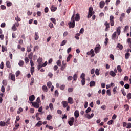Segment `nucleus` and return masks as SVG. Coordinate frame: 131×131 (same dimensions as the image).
<instances>
[{
	"mask_svg": "<svg viewBox=\"0 0 131 131\" xmlns=\"http://www.w3.org/2000/svg\"><path fill=\"white\" fill-rule=\"evenodd\" d=\"M67 41L64 40L62 41L61 43L60 44V46L62 47L63 46H65L66 45Z\"/></svg>",
	"mask_w": 131,
	"mask_h": 131,
	"instance_id": "nucleus-57",
	"label": "nucleus"
},
{
	"mask_svg": "<svg viewBox=\"0 0 131 131\" xmlns=\"http://www.w3.org/2000/svg\"><path fill=\"white\" fill-rule=\"evenodd\" d=\"M110 23L111 26H114V16L112 15L110 16Z\"/></svg>",
	"mask_w": 131,
	"mask_h": 131,
	"instance_id": "nucleus-5",
	"label": "nucleus"
},
{
	"mask_svg": "<svg viewBox=\"0 0 131 131\" xmlns=\"http://www.w3.org/2000/svg\"><path fill=\"white\" fill-rule=\"evenodd\" d=\"M95 14V11H94V8H93L92 7H90L89 8V10L88 12V18H91L93 15Z\"/></svg>",
	"mask_w": 131,
	"mask_h": 131,
	"instance_id": "nucleus-2",
	"label": "nucleus"
},
{
	"mask_svg": "<svg viewBox=\"0 0 131 131\" xmlns=\"http://www.w3.org/2000/svg\"><path fill=\"white\" fill-rule=\"evenodd\" d=\"M79 36H80V33H77L75 36V38L78 40L79 39Z\"/></svg>",
	"mask_w": 131,
	"mask_h": 131,
	"instance_id": "nucleus-28",
	"label": "nucleus"
},
{
	"mask_svg": "<svg viewBox=\"0 0 131 131\" xmlns=\"http://www.w3.org/2000/svg\"><path fill=\"white\" fill-rule=\"evenodd\" d=\"M37 62L39 64H41V63H42V58H38L37 60Z\"/></svg>",
	"mask_w": 131,
	"mask_h": 131,
	"instance_id": "nucleus-44",
	"label": "nucleus"
},
{
	"mask_svg": "<svg viewBox=\"0 0 131 131\" xmlns=\"http://www.w3.org/2000/svg\"><path fill=\"white\" fill-rule=\"evenodd\" d=\"M48 26H49L50 28H51V29L54 28V25L52 23H50L49 24Z\"/></svg>",
	"mask_w": 131,
	"mask_h": 131,
	"instance_id": "nucleus-56",
	"label": "nucleus"
},
{
	"mask_svg": "<svg viewBox=\"0 0 131 131\" xmlns=\"http://www.w3.org/2000/svg\"><path fill=\"white\" fill-rule=\"evenodd\" d=\"M7 48H5V47H4V45L2 46V51L3 53L7 51Z\"/></svg>",
	"mask_w": 131,
	"mask_h": 131,
	"instance_id": "nucleus-43",
	"label": "nucleus"
},
{
	"mask_svg": "<svg viewBox=\"0 0 131 131\" xmlns=\"http://www.w3.org/2000/svg\"><path fill=\"white\" fill-rule=\"evenodd\" d=\"M32 57H33V53L31 52L28 55V58L31 60L32 59Z\"/></svg>",
	"mask_w": 131,
	"mask_h": 131,
	"instance_id": "nucleus-41",
	"label": "nucleus"
},
{
	"mask_svg": "<svg viewBox=\"0 0 131 131\" xmlns=\"http://www.w3.org/2000/svg\"><path fill=\"white\" fill-rule=\"evenodd\" d=\"M61 104L63 105V108H66L68 106V102H67V101H62Z\"/></svg>",
	"mask_w": 131,
	"mask_h": 131,
	"instance_id": "nucleus-12",
	"label": "nucleus"
},
{
	"mask_svg": "<svg viewBox=\"0 0 131 131\" xmlns=\"http://www.w3.org/2000/svg\"><path fill=\"white\" fill-rule=\"evenodd\" d=\"M68 103H69V104H73V99L72 97H69L68 99Z\"/></svg>",
	"mask_w": 131,
	"mask_h": 131,
	"instance_id": "nucleus-16",
	"label": "nucleus"
},
{
	"mask_svg": "<svg viewBox=\"0 0 131 131\" xmlns=\"http://www.w3.org/2000/svg\"><path fill=\"white\" fill-rule=\"evenodd\" d=\"M130 56V54L128 52L126 53L125 54V59H127L128 58H129V56Z\"/></svg>",
	"mask_w": 131,
	"mask_h": 131,
	"instance_id": "nucleus-31",
	"label": "nucleus"
},
{
	"mask_svg": "<svg viewBox=\"0 0 131 131\" xmlns=\"http://www.w3.org/2000/svg\"><path fill=\"white\" fill-rule=\"evenodd\" d=\"M30 103H31L34 108H36V109H38V108H39V103L35 102H31Z\"/></svg>",
	"mask_w": 131,
	"mask_h": 131,
	"instance_id": "nucleus-6",
	"label": "nucleus"
},
{
	"mask_svg": "<svg viewBox=\"0 0 131 131\" xmlns=\"http://www.w3.org/2000/svg\"><path fill=\"white\" fill-rule=\"evenodd\" d=\"M66 87V86L65 85H61V86H60V89L61 90V91H64V89H65V88Z\"/></svg>",
	"mask_w": 131,
	"mask_h": 131,
	"instance_id": "nucleus-51",
	"label": "nucleus"
},
{
	"mask_svg": "<svg viewBox=\"0 0 131 131\" xmlns=\"http://www.w3.org/2000/svg\"><path fill=\"white\" fill-rule=\"evenodd\" d=\"M74 122H73V121H71V120H70V121H68V123H69V125H70V126H72V125H73Z\"/></svg>",
	"mask_w": 131,
	"mask_h": 131,
	"instance_id": "nucleus-55",
	"label": "nucleus"
},
{
	"mask_svg": "<svg viewBox=\"0 0 131 131\" xmlns=\"http://www.w3.org/2000/svg\"><path fill=\"white\" fill-rule=\"evenodd\" d=\"M71 58H72V55L69 54L67 58V62H69V61H70V59H71Z\"/></svg>",
	"mask_w": 131,
	"mask_h": 131,
	"instance_id": "nucleus-36",
	"label": "nucleus"
},
{
	"mask_svg": "<svg viewBox=\"0 0 131 131\" xmlns=\"http://www.w3.org/2000/svg\"><path fill=\"white\" fill-rule=\"evenodd\" d=\"M6 125V122L3 121H0V126L4 127Z\"/></svg>",
	"mask_w": 131,
	"mask_h": 131,
	"instance_id": "nucleus-39",
	"label": "nucleus"
},
{
	"mask_svg": "<svg viewBox=\"0 0 131 131\" xmlns=\"http://www.w3.org/2000/svg\"><path fill=\"white\" fill-rule=\"evenodd\" d=\"M19 25H20V24L19 23L15 22L12 27V29L13 31H16V30H17V27H19ZM16 26L17 27H16Z\"/></svg>",
	"mask_w": 131,
	"mask_h": 131,
	"instance_id": "nucleus-4",
	"label": "nucleus"
},
{
	"mask_svg": "<svg viewBox=\"0 0 131 131\" xmlns=\"http://www.w3.org/2000/svg\"><path fill=\"white\" fill-rule=\"evenodd\" d=\"M29 100L31 102H33V101H34V100H35V96H34V95H32L30 96L29 97Z\"/></svg>",
	"mask_w": 131,
	"mask_h": 131,
	"instance_id": "nucleus-9",
	"label": "nucleus"
},
{
	"mask_svg": "<svg viewBox=\"0 0 131 131\" xmlns=\"http://www.w3.org/2000/svg\"><path fill=\"white\" fill-rule=\"evenodd\" d=\"M104 6H105V2L103 1H101L100 2V8L101 9H103V8H104Z\"/></svg>",
	"mask_w": 131,
	"mask_h": 131,
	"instance_id": "nucleus-17",
	"label": "nucleus"
},
{
	"mask_svg": "<svg viewBox=\"0 0 131 131\" xmlns=\"http://www.w3.org/2000/svg\"><path fill=\"white\" fill-rule=\"evenodd\" d=\"M85 116L88 119H91V118L94 117V113H92L91 115L90 114H86Z\"/></svg>",
	"mask_w": 131,
	"mask_h": 131,
	"instance_id": "nucleus-10",
	"label": "nucleus"
},
{
	"mask_svg": "<svg viewBox=\"0 0 131 131\" xmlns=\"http://www.w3.org/2000/svg\"><path fill=\"white\" fill-rule=\"evenodd\" d=\"M15 21H16V22H17V23H18V22L21 21V18L20 17H19V16H18L15 18Z\"/></svg>",
	"mask_w": 131,
	"mask_h": 131,
	"instance_id": "nucleus-34",
	"label": "nucleus"
},
{
	"mask_svg": "<svg viewBox=\"0 0 131 131\" xmlns=\"http://www.w3.org/2000/svg\"><path fill=\"white\" fill-rule=\"evenodd\" d=\"M100 50H101V45L99 44L96 45V47L94 49V52L95 54L100 53Z\"/></svg>",
	"mask_w": 131,
	"mask_h": 131,
	"instance_id": "nucleus-3",
	"label": "nucleus"
},
{
	"mask_svg": "<svg viewBox=\"0 0 131 131\" xmlns=\"http://www.w3.org/2000/svg\"><path fill=\"white\" fill-rule=\"evenodd\" d=\"M50 20L54 23V24H56V19L55 18H51Z\"/></svg>",
	"mask_w": 131,
	"mask_h": 131,
	"instance_id": "nucleus-58",
	"label": "nucleus"
},
{
	"mask_svg": "<svg viewBox=\"0 0 131 131\" xmlns=\"http://www.w3.org/2000/svg\"><path fill=\"white\" fill-rule=\"evenodd\" d=\"M104 25H105V26H106L105 31H107V29H109V28H110V26L108 21H105L104 23Z\"/></svg>",
	"mask_w": 131,
	"mask_h": 131,
	"instance_id": "nucleus-15",
	"label": "nucleus"
},
{
	"mask_svg": "<svg viewBox=\"0 0 131 131\" xmlns=\"http://www.w3.org/2000/svg\"><path fill=\"white\" fill-rule=\"evenodd\" d=\"M80 20V17L79 16V14L78 13L76 14V16L75 17V20L76 22H78Z\"/></svg>",
	"mask_w": 131,
	"mask_h": 131,
	"instance_id": "nucleus-13",
	"label": "nucleus"
},
{
	"mask_svg": "<svg viewBox=\"0 0 131 131\" xmlns=\"http://www.w3.org/2000/svg\"><path fill=\"white\" fill-rule=\"evenodd\" d=\"M124 108L125 109V111H128V110H129V106H128V104L124 105Z\"/></svg>",
	"mask_w": 131,
	"mask_h": 131,
	"instance_id": "nucleus-25",
	"label": "nucleus"
},
{
	"mask_svg": "<svg viewBox=\"0 0 131 131\" xmlns=\"http://www.w3.org/2000/svg\"><path fill=\"white\" fill-rule=\"evenodd\" d=\"M56 64L57 66H61L62 63L61 62V61L60 60H58L57 61Z\"/></svg>",
	"mask_w": 131,
	"mask_h": 131,
	"instance_id": "nucleus-49",
	"label": "nucleus"
},
{
	"mask_svg": "<svg viewBox=\"0 0 131 131\" xmlns=\"http://www.w3.org/2000/svg\"><path fill=\"white\" fill-rule=\"evenodd\" d=\"M4 97V93L0 94V103H3V97Z\"/></svg>",
	"mask_w": 131,
	"mask_h": 131,
	"instance_id": "nucleus-38",
	"label": "nucleus"
},
{
	"mask_svg": "<svg viewBox=\"0 0 131 131\" xmlns=\"http://www.w3.org/2000/svg\"><path fill=\"white\" fill-rule=\"evenodd\" d=\"M85 74L82 73V85H84L85 84Z\"/></svg>",
	"mask_w": 131,
	"mask_h": 131,
	"instance_id": "nucleus-11",
	"label": "nucleus"
},
{
	"mask_svg": "<svg viewBox=\"0 0 131 131\" xmlns=\"http://www.w3.org/2000/svg\"><path fill=\"white\" fill-rule=\"evenodd\" d=\"M25 61L26 64H27V63H29V59H28V57L25 58Z\"/></svg>",
	"mask_w": 131,
	"mask_h": 131,
	"instance_id": "nucleus-59",
	"label": "nucleus"
},
{
	"mask_svg": "<svg viewBox=\"0 0 131 131\" xmlns=\"http://www.w3.org/2000/svg\"><path fill=\"white\" fill-rule=\"evenodd\" d=\"M110 75H111V76H112L113 77H115V76H116V74L113 71H110Z\"/></svg>",
	"mask_w": 131,
	"mask_h": 131,
	"instance_id": "nucleus-19",
	"label": "nucleus"
},
{
	"mask_svg": "<svg viewBox=\"0 0 131 131\" xmlns=\"http://www.w3.org/2000/svg\"><path fill=\"white\" fill-rule=\"evenodd\" d=\"M131 12V7H129L128 9L126 10V13L129 14Z\"/></svg>",
	"mask_w": 131,
	"mask_h": 131,
	"instance_id": "nucleus-64",
	"label": "nucleus"
},
{
	"mask_svg": "<svg viewBox=\"0 0 131 131\" xmlns=\"http://www.w3.org/2000/svg\"><path fill=\"white\" fill-rule=\"evenodd\" d=\"M126 128H131V123H127Z\"/></svg>",
	"mask_w": 131,
	"mask_h": 131,
	"instance_id": "nucleus-63",
	"label": "nucleus"
},
{
	"mask_svg": "<svg viewBox=\"0 0 131 131\" xmlns=\"http://www.w3.org/2000/svg\"><path fill=\"white\" fill-rule=\"evenodd\" d=\"M129 87H130V85H129V84H127V83L125 84L124 85L125 89H129Z\"/></svg>",
	"mask_w": 131,
	"mask_h": 131,
	"instance_id": "nucleus-62",
	"label": "nucleus"
},
{
	"mask_svg": "<svg viewBox=\"0 0 131 131\" xmlns=\"http://www.w3.org/2000/svg\"><path fill=\"white\" fill-rule=\"evenodd\" d=\"M52 118H53V117L51 115H48L46 118L47 120H51V119H52Z\"/></svg>",
	"mask_w": 131,
	"mask_h": 131,
	"instance_id": "nucleus-40",
	"label": "nucleus"
},
{
	"mask_svg": "<svg viewBox=\"0 0 131 131\" xmlns=\"http://www.w3.org/2000/svg\"><path fill=\"white\" fill-rule=\"evenodd\" d=\"M11 79L13 81H16V77L15 76V75L14 74H11Z\"/></svg>",
	"mask_w": 131,
	"mask_h": 131,
	"instance_id": "nucleus-23",
	"label": "nucleus"
},
{
	"mask_svg": "<svg viewBox=\"0 0 131 131\" xmlns=\"http://www.w3.org/2000/svg\"><path fill=\"white\" fill-rule=\"evenodd\" d=\"M74 116L75 118H77L79 117V112L77 110H76L74 112Z\"/></svg>",
	"mask_w": 131,
	"mask_h": 131,
	"instance_id": "nucleus-14",
	"label": "nucleus"
},
{
	"mask_svg": "<svg viewBox=\"0 0 131 131\" xmlns=\"http://www.w3.org/2000/svg\"><path fill=\"white\" fill-rule=\"evenodd\" d=\"M125 17V14L122 13L121 15V17H120V22H122V21L123 20V18H124Z\"/></svg>",
	"mask_w": 131,
	"mask_h": 131,
	"instance_id": "nucleus-22",
	"label": "nucleus"
},
{
	"mask_svg": "<svg viewBox=\"0 0 131 131\" xmlns=\"http://www.w3.org/2000/svg\"><path fill=\"white\" fill-rule=\"evenodd\" d=\"M117 69L118 72L121 73L122 71V69H121V67L120 66H118L117 67Z\"/></svg>",
	"mask_w": 131,
	"mask_h": 131,
	"instance_id": "nucleus-35",
	"label": "nucleus"
},
{
	"mask_svg": "<svg viewBox=\"0 0 131 131\" xmlns=\"http://www.w3.org/2000/svg\"><path fill=\"white\" fill-rule=\"evenodd\" d=\"M6 66L8 68H11V63H10V61H7L6 62Z\"/></svg>",
	"mask_w": 131,
	"mask_h": 131,
	"instance_id": "nucleus-32",
	"label": "nucleus"
},
{
	"mask_svg": "<svg viewBox=\"0 0 131 131\" xmlns=\"http://www.w3.org/2000/svg\"><path fill=\"white\" fill-rule=\"evenodd\" d=\"M95 74H96V75L97 76L100 75V71L99 70V69H96L95 70Z\"/></svg>",
	"mask_w": 131,
	"mask_h": 131,
	"instance_id": "nucleus-42",
	"label": "nucleus"
},
{
	"mask_svg": "<svg viewBox=\"0 0 131 131\" xmlns=\"http://www.w3.org/2000/svg\"><path fill=\"white\" fill-rule=\"evenodd\" d=\"M43 122L42 121H39L37 124H36V126H38V127H39L40 125H42Z\"/></svg>",
	"mask_w": 131,
	"mask_h": 131,
	"instance_id": "nucleus-24",
	"label": "nucleus"
},
{
	"mask_svg": "<svg viewBox=\"0 0 131 131\" xmlns=\"http://www.w3.org/2000/svg\"><path fill=\"white\" fill-rule=\"evenodd\" d=\"M90 88H93V86H96V82L92 81L90 83Z\"/></svg>",
	"mask_w": 131,
	"mask_h": 131,
	"instance_id": "nucleus-18",
	"label": "nucleus"
},
{
	"mask_svg": "<svg viewBox=\"0 0 131 131\" xmlns=\"http://www.w3.org/2000/svg\"><path fill=\"white\" fill-rule=\"evenodd\" d=\"M18 65L20 67H23V66L24 65V61H23V60H20L18 63Z\"/></svg>",
	"mask_w": 131,
	"mask_h": 131,
	"instance_id": "nucleus-33",
	"label": "nucleus"
},
{
	"mask_svg": "<svg viewBox=\"0 0 131 131\" xmlns=\"http://www.w3.org/2000/svg\"><path fill=\"white\" fill-rule=\"evenodd\" d=\"M34 72V67H32L31 68V73L32 75H33Z\"/></svg>",
	"mask_w": 131,
	"mask_h": 131,
	"instance_id": "nucleus-47",
	"label": "nucleus"
},
{
	"mask_svg": "<svg viewBox=\"0 0 131 131\" xmlns=\"http://www.w3.org/2000/svg\"><path fill=\"white\" fill-rule=\"evenodd\" d=\"M49 108L51 110H54V105L52 103H50Z\"/></svg>",
	"mask_w": 131,
	"mask_h": 131,
	"instance_id": "nucleus-50",
	"label": "nucleus"
},
{
	"mask_svg": "<svg viewBox=\"0 0 131 131\" xmlns=\"http://www.w3.org/2000/svg\"><path fill=\"white\" fill-rule=\"evenodd\" d=\"M127 98L128 99V100H130L131 99V93H129L127 95Z\"/></svg>",
	"mask_w": 131,
	"mask_h": 131,
	"instance_id": "nucleus-61",
	"label": "nucleus"
},
{
	"mask_svg": "<svg viewBox=\"0 0 131 131\" xmlns=\"http://www.w3.org/2000/svg\"><path fill=\"white\" fill-rule=\"evenodd\" d=\"M87 55L88 56L91 55V57H95V53H94V49H91L90 51L88 52Z\"/></svg>",
	"mask_w": 131,
	"mask_h": 131,
	"instance_id": "nucleus-8",
	"label": "nucleus"
},
{
	"mask_svg": "<svg viewBox=\"0 0 131 131\" xmlns=\"http://www.w3.org/2000/svg\"><path fill=\"white\" fill-rule=\"evenodd\" d=\"M75 15L74 14L71 18L72 22H70L68 23L69 28H74L75 26V21H74V17Z\"/></svg>",
	"mask_w": 131,
	"mask_h": 131,
	"instance_id": "nucleus-1",
	"label": "nucleus"
},
{
	"mask_svg": "<svg viewBox=\"0 0 131 131\" xmlns=\"http://www.w3.org/2000/svg\"><path fill=\"white\" fill-rule=\"evenodd\" d=\"M47 86L49 89H51V88L52 87V82L51 81L47 82Z\"/></svg>",
	"mask_w": 131,
	"mask_h": 131,
	"instance_id": "nucleus-45",
	"label": "nucleus"
},
{
	"mask_svg": "<svg viewBox=\"0 0 131 131\" xmlns=\"http://www.w3.org/2000/svg\"><path fill=\"white\" fill-rule=\"evenodd\" d=\"M35 40H38V38H39V36H38V32H35Z\"/></svg>",
	"mask_w": 131,
	"mask_h": 131,
	"instance_id": "nucleus-27",
	"label": "nucleus"
},
{
	"mask_svg": "<svg viewBox=\"0 0 131 131\" xmlns=\"http://www.w3.org/2000/svg\"><path fill=\"white\" fill-rule=\"evenodd\" d=\"M54 95L55 97H58L59 96V92L58 90H56L54 93Z\"/></svg>",
	"mask_w": 131,
	"mask_h": 131,
	"instance_id": "nucleus-54",
	"label": "nucleus"
},
{
	"mask_svg": "<svg viewBox=\"0 0 131 131\" xmlns=\"http://www.w3.org/2000/svg\"><path fill=\"white\" fill-rule=\"evenodd\" d=\"M19 126H20V125L19 124H16L15 125V126L13 128V130L16 131L18 128H19Z\"/></svg>",
	"mask_w": 131,
	"mask_h": 131,
	"instance_id": "nucleus-30",
	"label": "nucleus"
},
{
	"mask_svg": "<svg viewBox=\"0 0 131 131\" xmlns=\"http://www.w3.org/2000/svg\"><path fill=\"white\" fill-rule=\"evenodd\" d=\"M117 48H118L119 50H122V49H123V46H122V45L118 43L117 45Z\"/></svg>",
	"mask_w": 131,
	"mask_h": 131,
	"instance_id": "nucleus-37",
	"label": "nucleus"
},
{
	"mask_svg": "<svg viewBox=\"0 0 131 131\" xmlns=\"http://www.w3.org/2000/svg\"><path fill=\"white\" fill-rule=\"evenodd\" d=\"M91 110H92V109H91V107H88V108L85 111V113H86V114H89L88 113L89 112H91Z\"/></svg>",
	"mask_w": 131,
	"mask_h": 131,
	"instance_id": "nucleus-52",
	"label": "nucleus"
},
{
	"mask_svg": "<svg viewBox=\"0 0 131 131\" xmlns=\"http://www.w3.org/2000/svg\"><path fill=\"white\" fill-rule=\"evenodd\" d=\"M120 29H121L120 27H118L117 29L116 33L118 34V35H120V33H121Z\"/></svg>",
	"mask_w": 131,
	"mask_h": 131,
	"instance_id": "nucleus-26",
	"label": "nucleus"
},
{
	"mask_svg": "<svg viewBox=\"0 0 131 131\" xmlns=\"http://www.w3.org/2000/svg\"><path fill=\"white\" fill-rule=\"evenodd\" d=\"M127 42H128L129 47L131 48V38H128Z\"/></svg>",
	"mask_w": 131,
	"mask_h": 131,
	"instance_id": "nucleus-60",
	"label": "nucleus"
},
{
	"mask_svg": "<svg viewBox=\"0 0 131 131\" xmlns=\"http://www.w3.org/2000/svg\"><path fill=\"white\" fill-rule=\"evenodd\" d=\"M23 111V109L22 108H19L18 111H17V114H20V113H21V112H22Z\"/></svg>",
	"mask_w": 131,
	"mask_h": 131,
	"instance_id": "nucleus-53",
	"label": "nucleus"
},
{
	"mask_svg": "<svg viewBox=\"0 0 131 131\" xmlns=\"http://www.w3.org/2000/svg\"><path fill=\"white\" fill-rule=\"evenodd\" d=\"M10 120H11V118H8L7 119L6 122H5L6 123V125L7 126L8 124H10L11 122H10Z\"/></svg>",
	"mask_w": 131,
	"mask_h": 131,
	"instance_id": "nucleus-46",
	"label": "nucleus"
},
{
	"mask_svg": "<svg viewBox=\"0 0 131 131\" xmlns=\"http://www.w3.org/2000/svg\"><path fill=\"white\" fill-rule=\"evenodd\" d=\"M116 32H114L112 35V39H113V40H115L116 38Z\"/></svg>",
	"mask_w": 131,
	"mask_h": 131,
	"instance_id": "nucleus-29",
	"label": "nucleus"
},
{
	"mask_svg": "<svg viewBox=\"0 0 131 131\" xmlns=\"http://www.w3.org/2000/svg\"><path fill=\"white\" fill-rule=\"evenodd\" d=\"M20 74H21V72H20V71H17L15 73V75L16 77H18V76H19V75H20Z\"/></svg>",
	"mask_w": 131,
	"mask_h": 131,
	"instance_id": "nucleus-48",
	"label": "nucleus"
},
{
	"mask_svg": "<svg viewBox=\"0 0 131 131\" xmlns=\"http://www.w3.org/2000/svg\"><path fill=\"white\" fill-rule=\"evenodd\" d=\"M42 90L43 91H44L45 93H47L49 90L48 89V87H47V85H43L42 88Z\"/></svg>",
	"mask_w": 131,
	"mask_h": 131,
	"instance_id": "nucleus-21",
	"label": "nucleus"
},
{
	"mask_svg": "<svg viewBox=\"0 0 131 131\" xmlns=\"http://www.w3.org/2000/svg\"><path fill=\"white\" fill-rule=\"evenodd\" d=\"M51 10L52 12H55V11H57V7L52 5L51 8Z\"/></svg>",
	"mask_w": 131,
	"mask_h": 131,
	"instance_id": "nucleus-20",
	"label": "nucleus"
},
{
	"mask_svg": "<svg viewBox=\"0 0 131 131\" xmlns=\"http://www.w3.org/2000/svg\"><path fill=\"white\" fill-rule=\"evenodd\" d=\"M62 66L60 68V70L61 71H64V70L66 69L67 64L65 63V61H62Z\"/></svg>",
	"mask_w": 131,
	"mask_h": 131,
	"instance_id": "nucleus-7",
	"label": "nucleus"
}]
</instances>
